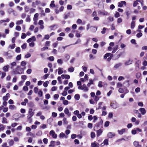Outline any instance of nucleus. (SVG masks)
I'll list each match as a JSON object with an SVG mask.
<instances>
[{
  "label": "nucleus",
  "instance_id": "13",
  "mask_svg": "<svg viewBox=\"0 0 147 147\" xmlns=\"http://www.w3.org/2000/svg\"><path fill=\"white\" fill-rule=\"evenodd\" d=\"M139 111H140L142 115H144L146 113V110L144 108H140L139 109Z\"/></svg>",
  "mask_w": 147,
  "mask_h": 147
},
{
  "label": "nucleus",
  "instance_id": "37",
  "mask_svg": "<svg viewBox=\"0 0 147 147\" xmlns=\"http://www.w3.org/2000/svg\"><path fill=\"white\" fill-rule=\"evenodd\" d=\"M49 146V147H54V141H52Z\"/></svg>",
  "mask_w": 147,
  "mask_h": 147
},
{
  "label": "nucleus",
  "instance_id": "31",
  "mask_svg": "<svg viewBox=\"0 0 147 147\" xmlns=\"http://www.w3.org/2000/svg\"><path fill=\"white\" fill-rule=\"evenodd\" d=\"M91 146L92 147H98V146L96 142H93L91 143Z\"/></svg>",
  "mask_w": 147,
  "mask_h": 147
},
{
  "label": "nucleus",
  "instance_id": "28",
  "mask_svg": "<svg viewBox=\"0 0 147 147\" xmlns=\"http://www.w3.org/2000/svg\"><path fill=\"white\" fill-rule=\"evenodd\" d=\"M54 1H52L51 2V3L50 4V6L52 8L54 7L55 6V5L54 3Z\"/></svg>",
  "mask_w": 147,
  "mask_h": 147
},
{
  "label": "nucleus",
  "instance_id": "47",
  "mask_svg": "<svg viewBox=\"0 0 147 147\" xmlns=\"http://www.w3.org/2000/svg\"><path fill=\"white\" fill-rule=\"evenodd\" d=\"M142 34L141 32H139L138 33L137 35L136 36L137 37L139 38L141 36H142Z\"/></svg>",
  "mask_w": 147,
  "mask_h": 147
},
{
  "label": "nucleus",
  "instance_id": "53",
  "mask_svg": "<svg viewBox=\"0 0 147 147\" xmlns=\"http://www.w3.org/2000/svg\"><path fill=\"white\" fill-rule=\"evenodd\" d=\"M91 138H94L95 137V134L93 132H92L91 134Z\"/></svg>",
  "mask_w": 147,
  "mask_h": 147
},
{
  "label": "nucleus",
  "instance_id": "9",
  "mask_svg": "<svg viewBox=\"0 0 147 147\" xmlns=\"http://www.w3.org/2000/svg\"><path fill=\"white\" fill-rule=\"evenodd\" d=\"M133 61V60L129 59L128 61L125 62V64L126 65L131 64L132 63Z\"/></svg>",
  "mask_w": 147,
  "mask_h": 147
},
{
  "label": "nucleus",
  "instance_id": "12",
  "mask_svg": "<svg viewBox=\"0 0 147 147\" xmlns=\"http://www.w3.org/2000/svg\"><path fill=\"white\" fill-rule=\"evenodd\" d=\"M108 141L107 139H105L103 143H102L101 144V146H104L105 145H108Z\"/></svg>",
  "mask_w": 147,
  "mask_h": 147
},
{
  "label": "nucleus",
  "instance_id": "34",
  "mask_svg": "<svg viewBox=\"0 0 147 147\" xmlns=\"http://www.w3.org/2000/svg\"><path fill=\"white\" fill-rule=\"evenodd\" d=\"M49 83V82L48 81H47L45 82L43 84V85L45 87H46L48 86V84Z\"/></svg>",
  "mask_w": 147,
  "mask_h": 147
},
{
  "label": "nucleus",
  "instance_id": "11",
  "mask_svg": "<svg viewBox=\"0 0 147 147\" xmlns=\"http://www.w3.org/2000/svg\"><path fill=\"white\" fill-rule=\"evenodd\" d=\"M126 131V129L125 128H123L121 130H118V134L120 135H122Z\"/></svg>",
  "mask_w": 147,
  "mask_h": 147
},
{
  "label": "nucleus",
  "instance_id": "14",
  "mask_svg": "<svg viewBox=\"0 0 147 147\" xmlns=\"http://www.w3.org/2000/svg\"><path fill=\"white\" fill-rule=\"evenodd\" d=\"M102 131L100 129L97 130L96 132V135L97 137L99 136L102 133Z\"/></svg>",
  "mask_w": 147,
  "mask_h": 147
},
{
  "label": "nucleus",
  "instance_id": "58",
  "mask_svg": "<svg viewBox=\"0 0 147 147\" xmlns=\"http://www.w3.org/2000/svg\"><path fill=\"white\" fill-rule=\"evenodd\" d=\"M52 115L53 117H55L57 116V114L55 112H53L52 113Z\"/></svg>",
  "mask_w": 147,
  "mask_h": 147
},
{
  "label": "nucleus",
  "instance_id": "27",
  "mask_svg": "<svg viewBox=\"0 0 147 147\" xmlns=\"http://www.w3.org/2000/svg\"><path fill=\"white\" fill-rule=\"evenodd\" d=\"M74 98L77 100H79L80 98V95L78 94H76L74 96Z\"/></svg>",
  "mask_w": 147,
  "mask_h": 147
},
{
  "label": "nucleus",
  "instance_id": "6",
  "mask_svg": "<svg viewBox=\"0 0 147 147\" xmlns=\"http://www.w3.org/2000/svg\"><path fill=\"white\" fill-rule=\"evenodd\" d=\"M64 113L68 117L70 116L71 113L69 112L67 108H66L64 110Z\"/></svg>",
  "mask_w": 147,
  "mask_h": 147
},
{
  "label": "nucleus",
  "instance_id": "46",
  "mask_svg": "<svg viewBox=\"0 0 147 147\" xmlns=\"http://www.w3.org/2000/svg\"><path fill=\"white\" fill-rule=\"evenodd\" d=\"M51 43V42L49 41H47L45 42V45L46 46H50V44Z\"/></svg>",
  "mask_w": 147,
  "mask_h": 147
},
{
  "label": "nucleus",
  "instance_id": "51",
  "mask_svg": "<svg viewBox=\"0 0 147 147\" xmlns=\"http://www.w3.org/2000/svg\"><path fill=\"white\" fill-rule=\"evenodd\" d=\"M109 121H106L105 123V127H107L109 125Z\"/></svg>",
  "mask_w": 147,
  "mask_h": 147
},
{
  "label": "nucleus",
  "instance_id": "16",
  "mask_svg": "<svg viewBox=\"0 0 147 147\" xmlns=\"http://www.w3.org/2000/svg\"><path fill=\"white\" fill-rule=\"evenodd\" d=\"M83 88H84L83 90H84L85 92H87L88 91V88L86 86L85 84H83Z\"/></svg>",
  "mask_w": 147,
  "mask_h": 147
},
{
  "label": "nucleus",
  "instance_id": "17",
  "mask_svg": "<svg viewBox=\"0 0 147 147\" xmlns=\"http://www.w3.org/2000/svg\"><path fill=\"white\" fill-rule=\"evenodd\" d=\"M28 100L27 99V98L25 99L24 100V101L22 102H21L22 105H24V106L26 105V103L28 102Z\"/></svg>",
  "mask_w": 147,
  "mask_h": 147
},
{
  "label": "nucleus",
  "instance_id": "23",
  "mask_svg": "<svg viewBox=\"0 0 147 147\" xmlns=\"http://www.w3.org/2000/svg\"><path fill=\"white\" fill-rule=\"evenodd\" d=\"M84 11L88 14H90L91 13V10L90 9H86Z\"/></svg>",
  "mask_w": 147,
  "mask_h": 147
},
{
  "label": "nucleus",
  "instance_id": "19",
  "mask_svg": "<svg viewBox=\"0 0 147 147\" xmlns=\"http://www.w3.org/2000/svg\"><path fill=\"white\" fill-rule=\"evenodd\" d=\"M34 114V112L32 111V109H30L29 111V115L33 116Z\"/></svg>",
  "mask_w": 147,
  "mask_h": 147
},
{
  "label": "nucleus",
  "instance_id": "1",
  "mask_svg": "<svg viewBox=\"0 0 147 147\" xmlns=\"http://www.w3.org/2000/svg\"><path fill=\"white\" fill-rule=\"evenodd\" d=\"M124 53V51H123L122 49L119 50L114 55L113 59L114 60H116L119 58Z\"/></svg>",
  "mask_w": 147,
  "mask_h": 147
},
{
  "label": "nucleus",
  "instance_id": "64",
  "mask_svg": "<svg viewBox=\"0 0 147 147\" xmlns=\"http://www.w3.org/2000/svg\"><path fill=\"white\" fill-rule=\"evenodd\" d=\"M65 136V134L64 133H61L60 134L59 137L60 138H63Z\"/></svg>",
  "mask_w": 147,
  "mask_h": 147
},
{
  "label": "nucleus",
  "instance_id": "45",
  "mask_svg": "<svg viewBox=\"0 0 147 147\" xmlns=\"http://www.w3.org/2000/svg\"><path fill=\"white\" fill-rule=\"evenodd\" d=\"M102 103H103L102 102H99L98 103L99 106L98 108H96V109H101L102 108V107H101V105H102Z\"/></svg>",
  "mask_w": 147,
  "mask_h": 147
},
{
  "label": "nucleus",
  "instance_id": "39",
  "mask_svg": "<svg viewBox=\"0 0 147 147\" xmlns=\"http://www.w3.org/2000/svg\"><path fill=\"white\" fill-rule=\"evenodd\" d=\"M136 78L138 79L141 76V74L140 73H139V72L137 73L136 74Z\"/></svg>",
  "mask_w": 147,
  "mask_h": 147
},
{
  "label": "nucleus",
  "instance_id": "5",
  "mask_svg": "<svg viewBox=\"0 0 147 147\" xmlns=\"http://www.w3.org/2000/svg\"><path fill=\"white\" fill-rule=\"evenodd\" d=\"M21 78L22 80L19 83V84H21L22 83H23L24 82L25 80L27 78V76L25 75H22L21 76Z\"/></svg>",
  "mask_w": 147,
  "mask_h": 147
},
{
  "label": "nucleus",
  "instance_id": "48",
  "mask_svg": "<svg viewBox=\"0 0 147 147\" xmlns=\"http://www.w3.org/2000/svg\"><path fill=\"white\" fill-rule=\"evenodd\" d=\"M15 107L14 105H9V108L11 110H13L14 108H15Z\"/></svg>",
  "mask_w": 147,
  "mask_h": 147
},
{
  "label": "nucleus",
  "instance_id": "49",
  "mask_svg": "<svg viewBox=\"0 0 147 147\" xmlns=\"http://www.w3.org/2000/svg\"><path fill=\"white\" fill-rule=\"evenodd\" d=\"M24 9L25 11L26 12H27L29 10V8L27 6H25Z\"/></svg>",
  "mask_w": 147,
  "mask_h": 147
},
{
  "label": "nucleus",
  "instance_id": "40",
  "mask_svg": "<svg viewBox=\"0 0 147 147\" xmlns=\"http://www.w3.org/2000/svg\"><path fill=\"white\" fill-rule=\"evenodd\" d=\"M26 36V34L25 33H23L22 34L21 38L22 39H24Z\"/></svg>",
  "mask_w": 147,
  "mask_h": 147
},
{
  "label": "nucleus",
  "instance_id": "44",
  "mask_svg": "<svg viewBox=\"0 0 147 147\" xmlns=\"http://www.w3.org/2000/svg\"><path fill=\"white\" fill-rule=\"evenodd\" d=\"M74 70V68L73 67L69 68L68 69V71L71 72H73Z\"/></svg>",
  "mask_w": 147,
  "mask_h": 147
},
{
  "label": "nucleus",
  "instance_id": "30",
  "mask_svg": "<svg viewBox=\"0 0 147 147\" xmlns=\"http://www.w3.org/2000/svg\"><path fill=\"white\" fill-rule=\"evenodd\" d=\"M38 94L39 96V97H42L43 95V92L41 90H40L38 91Z\"/></svg>",
  "mask_w": 147,
  "mask_h": 147
},
{
  "label": "nucleus",
  "instance_id": "22",
  "mask_svg": "<svg viewBox=\"0 0 147 147\" xmlns=\"http://www.w3.org/2000/svg\"><path fill=\"white\" fill-rule=\"evenodd\" d=\"M9 67V65H7L6 66H5L3 67V70L5 71H8V68Z\"/></svg>",
  "mask_w": 147,
  "mask_h": 147
},
{
  "label": "nucleus",
  "instance_id": "56",
  "mask_svg": "<svg viewBox=\"0 0 147 147\" xmlns=\"http://www.w3.org/2000/svg\"><path fill=\"white\" fill-rule=\"evenodd\" d=\"M57 62L61 65L63 63V61L61 59H58L57 61Z\"/></svg>",
  "mask_w": 147,
  "mask_h": 147
},
{
  "label": "nucleus",
  "instance_id": "25",
  "mask_svg": "<svg viewBox=\"0 0 147 147\" xmlns=\"http://www.w3.org/2000/svg\"><path fill=\"white\" fill-rule=\"evenodd\" d=\"M9 21V18H7L6 20H2L0 21V23L2 24L3 22H8Z\"/></svg>",
  "mask_w": 147,
  "mask_h": 147
},
{
  "label": "nucleus",
  "instance_id": "7",
  "mask_svg": "<svg viewBox=\"0 0 147 147\" xmlns=\"http://www.w3.org/2000/svg\"><path fill=\"white\" fill-rule=\"evenodd\" d=\"M110 106L113 109H116L117 107L116 103L115 102H111L110 104Z\"/></svg>",
  "mask_w": 147,
  "mask_h": 147
},
{
  "label": "nucleus",
  "instance_id": "2",
  "mask_svg": "<svg viewBox=\"0 0 147 147\" xmlns=\"http://www.w3.org/2000/svg\"><path fill=\"white\" fill-rule=\"evenodd\" d=\"M103 121L101 119L100 122L96 123L94 127V129H97L98 127H102Z\"/></svg>",
  "mask_w": 147,
  "mask_h": 147
},
{
  "label": "nucleus",
  "instance_id": "15",
  "mask_svg": "<svg viewBox=\"0 0 147 147\" xmlns=\"http://www.w3.org/2000/svg\"><path fill=\"white\" fill-rule=\"evenodd\" d=\"M118 48V45H115V47H114L113 51H112V53H115L116 51L117 50Z\"/></svg>",
  "mask_w": 147,
  "mask_h": 147
},
{
  "label": "nucleus",
  "instance_id": "41",
  "mask_svg": "<svg viewBox=\"0 0 147 147\" xmlns=\"http://www.w3.org/2000/svg\"><path fill=\"white\" fill-rule=\"evenodd\" d=\"M62 69H61L60 68H59L58 69V74H60L63 73V71Z\"/></svg>",
  "mask_w": 147,
  "mask_h": 147
},
{
  "label": "nucleus",
  "instance_id": "24",
  "mask_svg": "<svg viewBox=\"0 0 147 147\" xmlns=\"http://www.w3.org/2000/svg\"><path fill=\"white\" fill-rule=\"evenodd\" d=\"M16 63L15 62H13L10 64L11 67V69H13V67L15 66H16Z\"/></svg>",
  "mask_w": 147,
  "mask_h": 147
},
{
  "label": "nucleus",
  "instance_id": "59",
  "mask_svg": "<svg viewBox=\"0 0 147 147\" xmlns=\"http://www.w3.org/2000/svg\"><path fill=\"white\" fill-rule=\"evenodd\" d=\"M88 127L90 129H92V124L91 123H89L88 124Z\"/></svg>",
  "mask_w": 147,
  "mask_h": 147
},
{
  "label": "nucleus",
  "instance_id": "8",
  "mask_svg": "<svg viewBox=\"0 0 147 147\" xmlns=\"http://www.w3.org/2000/svg\"><path fill=\"white\" fill-rule=\"evenodd\" d=\"M126 2L125 1H121L120 2H119L118 3V7H122L123 6V4L126 5Z\"/></svg>",
  "mask_w": 147,
  "mask_h": 147
},
{
  "label": "nucleus",
  "instance_id": "26",
  "mask_svg": "<svg viewBox=\"0 0 147 147\" xmlns=\"http://www.w3.org/2000/svg\"><path fill=\"white\" fill-rule=\"evenodd\" d=\"M18 66H17L16 69H13V71L14 74H18Z\"/></svg>",
  "mask_w": 147,
  "mask_h": 147
},
{
  "label": "nucleus",
  "instance_id": "54",
  "mask_svg": "<svg viewBox=\"0 0 147 147\" xmlns=\"http://www.w3.org/2000/svg\"><path fill=\"white\" fill-rule=\"evenodd\" d=\"M106 28L105 27L103 28L102 29V30L101 32V33L102 34H105L106 32Z\"/></svg>",
  "mask_w": 147,
  "mask_h": 147
},
{
  "label": "nucleus",
  "instance_id": "21",
  "mask_svg": "<svg viewBox=\"0 0 147 147\" xmlns=\"http://www.w3.org/2000/svg\"><path fill=\"white\" fill-rule=\"evenodd\" d=\"M24 68H21L19 66V74L23 73L24 71Z\"/></svg>",
  "mask_w": 147,
  "mask_h": 147
},
{
  "label": "nucleus",
  "instance_id": "60",
  "mask_svg": "<svg viewBox=\"0 0 147 147\" xmlns=\"http://www.w3.org/2000/svg\"><path fill=\"white\" fill-rule=\"evenodd\" d=\"M38 13H36L35 14L34 16V18L33 19H37V18L38 17Z\"/></svg>",
  "mask_w": 147,
  "mask_h": 147
},
{
  "label": "nucleus",
  "instance_id": "36",
  "mask_svg": "<svg viewBox=\"0 0 147 147\" xmlns=\"http://www.w3.org/2000/svg\"><path fill=\"white\" fill-rule=\"evenodd\" d=\"M115 18H117L120 16V14L119 12L116 11L115 14Z\"/></svg>",
  "mask_w": 147,
  "mask_h": 147
},
{
  "label": "nucleus",
  "instance_id": "55",
  "mask_svg": "<svg viewBox=\"0 0 147 147\" xmlns=\"http://www.w3.org/2000/svg\"><path fill=\"white\" fill-rule=\"evenodd\" d=\"M124 83H126L127 84L126 85V87H127L129 86L130 85V84L129 83V80L126 81H125V82Z\"/></svg>",
  "mask_w": 147,
  "mask_h": 147
},
{
  "label": "nucleus",
  "instance_id": "4",
  "mask_svg": "<svg viewBox=\"0 0 147 147\" xmlns=\"http://www.w3.org/2000/svg\"><path fill=\"white\" fill-rule=\"evenodd\" d=\"M50 135L52 136L53 138H57V135L53 130L51 131L49 133Z\"/></svg>",
  "mask_w": 147,
  "mask_h": 147
},
{
  "label": "nucleus",
  "instance_id": "61",
  "mask_svg": "<svg viewBox=\"0 0 147 147\" xmlns=\"http://www.w3.org/2000/svg\"><path fill=\"white\" fill-rule=\"evenodd\" d=\"M138 4V2H137V1L136 0V1H135L134 3H133V6L134 7H136L137 5Z\"/></svg>",
  "mask_w": 147,
  "mask_h": 147
},
{
  "label": "nucleus",
  "instance_id": "62",
  "mask_svg": "<svg viewBox=\"0 0 147 147\" xmlns=\"http://www.w3.org/2000/svg\"><path fill=\"white\" fill-rule=\"evenodd\" d=\"M118 91L121 93H123L124 92V90L122 88H120L118 90Z\"/></svg>",
  "mask_w": 147,
  "mask_h": 147
},
{
  "label": "nucleus",
  "instance_id": "42",
  "mask_svg": "<svg viewBox=\"0 0 147 147\" xmlns=\"http://www.w3.org/2000/svg\"><path fill=\"white\" fill-rule=\"evenodd\" d=\"M117 87L119 88V87H122V86L123 85L121 83L118 82L117 83Z\"/></svg>",
  "mask_w": 147,
  "mask_h": 147
},
{
  "label": "nucleus",
  "instance_id": "57",
  "mask_svg": "<svg viewBox=\"0 0 147 147\" xmlns=\"http://www.w3.org/2000/svg\"><path fill=\"white\" fill-rule=\"evenodd\" d=\"M48 49V47H45L41 49V51H45L46 50Z\"/></svg>",
  "mask_w": 147,
  "mask_h": 147
},
{
  "label": "nucleus",
  "instance_id": "35",
  "mask_svg": "<svg viewBox=\"0 0 147 147\" xmlns=\"http://www.w3.org/2000/svg\"><path fill=\"white\" fill-rule=\"evenodd\" d=\"M5 128V127L4 126V125L1 124L0 125V131H3V130Z\"/></svg>",
  "mask_w": 147,
  "mask_h": 147
},
{
  "label": "nucleus",
  "instance_id": "33",
  "mask_svg": "<svg viewBox=\"0 0 147 147\" xmlns=\"http://www.w3.org/2000/svg\"><path fill=\"white\" fill-rule=\"evenodd\" d=\"M121 65V63H119L118 64H116L115 66L114 67L115 68H117Z\"/></svg>",
  "mask_w": 147,
  "mask_h": 147
},
{
  "label": "nucleus",
  "instance_id": "32",
  "mask_svg": "<svg viewBox=\"0 0 147 147\" xmlns=\"http://www.w3.org/2000/svg\"><path fill=\"white\" fill-rule=\"evenodd\" d=\"M28 106L30 107H33L34 106V103L32 102H30L28 104Z\"/></svg>",
  "mask_w": 147,
  "mask_h": 147
},
{
  "label": "nucleus",
  "instance_id": "29",
  "mask_svg": "<svg viewBox=\"0 0 147 147\" xmlns=\"http://www.w3.org/2000/svg\"><path fill=\"white\" fill-rule=\"evenodd\" d=\"M135 22L134 21H132L131 24V29H133L135 27Z\"/></svg>",
  "mask_w": 147,
  "mask_h": 147
},
{
  "label": "nucleus",
  "instance_id": "38",
  "mask_svg": "<svg viewBox=\"0 0 147 147\" xmlns=\"http://www.w3.org/2000/svg\"><path fill=\"white\" fill-rule=\"evenodd\" d=\"M63 122L64 124H67L68 123V121L67 120L66 118L64 117L63 119Z\"/></svg>",
  "mask_w": 147,
  "mask_h": 147
},
{
  "label": "nucleus",
  "instance_id": "10",
  "mask_svg": "<svg viewBox=\"0 0 147 147\" xmlns=\"http://www.w3.org/2000/svg\"><path fill=\"white\" fill-rule=\"evenodd\" d=\"M115 135L114 133L110 132L108 133L107 134V136L108 138H113L114 137Z\"/></svg>",
  "mask_w": 147,
  "mask_h": 147
},
{
  "label": "nucleus",
  "instance_id": "63",
  "mask_svg": "<svg viewBox=\"0 0 147 147\" xmlns=\"http://www.w3.org/2000/svg\"><path fill=\"white\" fill-rule=\"evenodd\" d=\"M49 59L51 61H53L54 60V58L53 56H51L49 58Z\"/></svg>",
  "mask_w": 147,
  "mask_h": 147
},
{
  "label": "nucleus",
  "instance_id": "50",
  "mask_svg": "<svg viewBox=\"0 0 147 147\" xmlns=\"http://www.w3.org/2000/svg\"><path fill=\"white\" fill-rule=\"evenodd\" d=\"M6 121H7V119L5 118L4 117L3 118L2 120V123H7V122Z\"/></svg>",
  "mask_w": 147,
  "mask_h": 147
},
{
  "label": "nucleus",
  "instance_id": "18",
  "mask_svg": "<svg viewBox=\"0 0 147 147\" xmlns=\"http://www.w3.org/2000/svg\"><path fill=\"white\" fill-rule=\"evenodd\" d=\"M1 74V78L3 79L5 76L6 74L5 72H3L2 73L1 71H0V76Z\"/></svg>",
  "mask_w": 147,
  "mask_h": 147
},
{
  "label": "nucleus",
  "instance_id": "43",
  "mask_svg": "<svg viewBox=\"0 0 147 147\" xmlns=\"http://www.w3.org/2000/svg\"><path fill=\"white\" fill-rule=\"evenodd\" d=\"M26 46L27 44L26 43H25L21 46V47L23 49H25L26 48Z\"/></svg>",
  "mask_w": 147,
  "mask_h": 147
},
{
  "label": "nucleus",
  "instance_id": "20",
  "mask_svg": "<svg viewBox=\"0 0 147 147\" xmlns=\"http://www.w3.org/2000/svg\"><path fill=\"white\" fill-rule=\"evenodd\" d=\"M125 13L127 16V18L128 19L129 18V16L131 13V12L129 11H125Z\"/></svg>",
  "mask_w": 147,
  "mask_h": 147
},
{
  "label": "nucleus",
  "instance_id": "52",
  "mask_svg": "<svg viewBox=\"0 0 147 147\" xmlns=\"http://www.w3.org/2000/svg\"><path fill=\"white\" fill-rule=\"evenodd\" d=\"M34 92L35 93H37L38 92V88L37 87H35L34 88Z\"/></svg>",
  "mask_w": 147,
  "mask_h": 147
},
{
  "label": "nucleus",
  "instance_id": "3",
  "mask_svg": "<svg viewBox=\"0 0 147 147\" xmlns=\"http://www.w3.org/2000/svg\"><path fill=\"white\" fill-rule=\"evenodd\" d=\"M114 55L113 54H111L109 53H107L105 55L103 58L105 59H106L107 57L109 56L112 59V57H114Z\"/></svg>",
  "mask_w": 147,
  "mask_h": 147
}]
</instances>
